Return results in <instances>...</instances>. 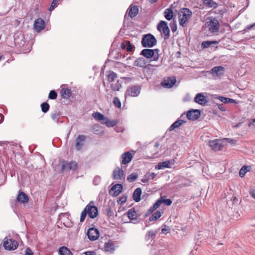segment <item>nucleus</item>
I'll use <instances>...</instances> for the list:
<instances>
[{"label": "nucleus", "mask_w": 255, "mask_h": 255, "mask_svg": "<svg viewBox=\"0 0 255 255\" xmlns=\"http://www.w3.org/2000/svg\"><path fill=\"white\" fill-rule=\"evenodd\" d=\"M61 164V172L63 173L69 170L75 171L78 169V163L75 161L71 160L68 161L62 160L60 162Z\"/></svg>", "instance_id": "nucleus-1"}, {"label": "nucleus", "mask_w": 255, "mask_h": 255, "mask_svg": "<svg viewBox=\"0 0 255 255\" xmlns=\"http://www.w3.org/2000/svg\"><path fill=\"white\" fill-rule=\"evenodd\" d=\"M205 25V26L208 28L209 31L212 33H216L219 31L220 24L218 20L215 18H208Z\"/></svg>", "instance_id": "nucleus-2"}, {"label": "nucleus", "mask_w": 255, "mask_h": 255, "mask_svg": "<svg viewBox=\"0 0 255 255\" xmlns=\"http://www.w3.org/2000/svg\"><path fill=\"white\" fill-rule=\"evenodd\" d=\"M156 43V38L150 33L144 35L141 40V44L143 47H152Z\"/></svg>", "instance_id": "nucleus-3"}, {"label": "nucleus", "mask_w": 255, "mask_h": 255, "mask_svg": "<svg viewBox=\"0 0 255 255\" xmlns=\"http://www.w3.org/2000/svg\"><path fill=\"white\" fill-rule=\"evenodd\" d=\"M158 52V49H144L141 51L140 54L148 59L153 57V60L157 61L159 57Z\"/></svg>", "instance_id": "nucleus-4"}, {"label": "nucleus", "mask_w": 255, "mask_h": 255, "mask_svg": "<svg viewBox=\"0 0 255 255\" xmlns=\"http://www.w3.org/2000/svg\"><path fill=\"white\" fill-rule=\"evenodd\" d=\"M141 91V87L137 85H132L128 87L125 93V97L127 98L128 97H137Z\"/></svg>", "instance_id": "nucleus-5"}, {"label": "nucleus", "mask_w": 255, "mask_h": 255, "mask_svg": "<svg viewBox=\"0 0 255 255\" xmlns=\"http://www.w3.org/2000/svg\"><path fill=\"white\" fill-rule=\"evenodd\" d=\"M88 216L91 219L96 218L98 215V208L94 205V201H91L85 208Z\"/></svg>", "instance_id": "nucleus-6"}, {"label": "nucleus", "mask_w": 255, "mask_h": 255, "mask_svg": "<svg viewBox=\"0 0 255 255\" xmlns=\"http://www.w3.org/2000/svg\"><path fill=\"white\" fill-rule=\"evenodd\" d=\"M18 246V242L14 239L5 238L3 240V247L6 250H14L17 249Z\"/></svg>", "instance_id": "nucleus-7"}, {"label": "nucleus", "mask_w": 255, "mask_h": 255, "mask_svg": "<svg viewBox=\"0 0 255 255\" xmlns=\"http://www.w3.org/2000/svg\"><path fill=\"white\" fill-rule=\"evenodd\" d=\"M157 29L164 35L165 39H167L169 37L170 30L167 23L165 21H160L157 25Z\"/></svg>", "instance_id": "nucleus-8"}, {"label": "nucleus", "mask_w": 255, "mask_h": 255, "mask_svg": "<svg viewBox=\"0 0 255 255\" xmlns=\"http://www.w3.org/2000/svg\"><path fill=\"white\" fill-rule=\"evenodd\" d=\"M208 144L211 148L214 151L221 150L224 146L221 140L218 139L210 140Z\"/></svg>", "instance_id": "nucleus-9"}, {"label": "nucleus", "mask_w": 255, "mask_h": 255, "mask_svg": "<svg viewBox=\"0 0 255 255\" xmlns=\"http://www.w3.org/2000/svg\"><path fill=\"white\" fill-rule=\"evenodd\" d=\"M45 26V22L43 19L40 17L37 18L33 24V28L37 32H41Z\"/></svg>", "instance_id": "nucleus-10"}, {"label": "nucleus", "mask_w": 255, "mask_h": 255, "mask_svg": "<svg viewBox=\"0 0 255 255\" xmlns=\"http://www.w3.org/2000/svg\"><path fill=\"white\" fill-rule=\"evenodd\" d=\"M87 235L90 241H95L99 237V232L96 228H91L88 230Z\"/></svg>", "instance_id": "nucleus-11"}, {"label": "nucleus", "mask_w": 255, "mask_h": 255, "mask_svg": "<svg viewBox=\"0 0 255 255\" xmlns=\"http://www.w3.org/2000/svg\"><path fill=\"white\" fill-rule=\"evenodd\" d=\"M200 114V111L199 110H192L187 113L186 117L189 120L194 121L199 118Z\"/></svg>", "instance_id": "nucleus-12"}, {"label": "nucleus", "mask_w": 255, "mask_h": 255, "mask_svg": "<svg viewBox=\"0 0 255 255\" xmlns=\"http://www.w3.org/2000/svg\"><path fill=\"white\" fill-rule=\"evenodd\" d=\"M176 82V78L174 77H168L165 79L161 83L162 86L165 88H170L173 86Z\"/></svg>", "instance_id": "nucleus-13"}, {"label": "nucleus", "mask_w": 255, "mask_h": 255, "mask_svg": "<svg viewBox=\"0 0 255 255\" xmlns=\"http://www.w3.org/2000/svg\"><path fill=\"white\" fill-rule=\"evenodd\" d=\"M121 164L126 165L129 163L132 158V155L129 151L125 152L121 155Z\"/></svg>", "instance_id": "nucleus-14"}, {"label": "nucleus", "mask_w": 255, "mask_h": 255, "mask_svg": "<svg viewBox=\"0 0 255 255\" xmlns=\"http://www.w3.org/2000/svg\"><path fill=\"white\" fill-rule=\"evenodd\" d=\"M16 200L17 202L19 203L24 204L28 202L29 198L25 193H24L22 191H19L18 193Z\"/></svg>", "instance_id": "nucleus-15"}, {"label": "nucleus", "mask_w": 255, "mask_h": 255, "mask_svg": "<svg viewBox=\"0 0 255 255\" xmlns=\"http://www.w3.org/2000/svg\"><path fill=\"white\" fill-rule=\"evenodd\" d=\"M86 139L84 135H79L76 139L75 147L77 150H80L84 145Z\"/></svg>", "instance_id": "nucleus-16"}, {"label": "nucleus", "mask_w": 255, "mask_h": 255, "mask_svg": "<svg viewBox=\"0 0 255 255\" xmlns=\"http://www.w3.org/2000/svg\"><path fill=\"white\" fill-rule=\"evenodd\" d=\"M225 68L223 66H216L211 69L210 73L217 76H221L224 75Z\"/></svg>", "instance_id": "nucleus-17"}, {"label": "nucleus", "mask_w": 255, "mask_h": 255, "mask_svg": "<svg viewBox=\"0 0 255 255\" xmlns=\"http://www.w3.org/2000/svg\"><path fill=\"white\" fill-rule=\"evenodd\" d=\"M121 47L122 49H126L128 52L133 51L135 48L134 46L128 40H125L122 42Z\"/></svg>", "instance_id": "nucleus-18"}, {"label": "nucleus", "mask_w": 255, "mask_h": 255, "mask_svg": "<svg viewBox=\"0 0 255 255\" xmlns=\"http://www.w3.org/2000/svg\"><path fill=\"white\" fill-rule=\"evenodd\" d=\"M195 102L201 105H205L208 102L206 97L202 94L198 93L194 98Z\"/></svg>", "instance_id": "nucleus-19"}, {"label": "nucleus", "mask_w": 255, "mask_h": 255, "mask_svg": "<svg viewBox=\"0 0 255 255\" xmlns=\"http://www.w3.org/2000/svg\"><path fill=\"white\" fill-rule=\"evenodd\" d=\"M128 218L131 220H136L138 218V214L134 208L130 209L127 213Z\"/></svg>", "instance_id": "nucleus-20"}, {"label": "nucleus", "mask_w": 255, "mask_h": 255, "mask_svg": "<svg viewBox=\"0 0 255 255\" xmlns=\"http://www.w3.org/2000/svg\"><path fill=\"white\" fill-rule=\"evenodd\" d=\"M113 177L115 179L121 180L124 176V171L121 168H117L113 171Z\"/></svg>", "instance_id": "nucleus-21"}, {"label": "nucleus", "mask_w": 255, "mask_h": 255, "mask_svg": "<svg viewBox=\"0 0 255 255\" xmlns=\"http://www.w3.org/2000/svg\"><path fill=\"white\" fill-rule=\"evenodd\" d=\"M146 64L147 61L144 58L139 57L134 61L133 65L139 67H144Z\"/></svg>", "instance_id": "nucleus-22"}, {"label": "nucleus", "mask_w": 255, "mask_h": 255, "mask_svg": "<svg viewBox=\"0 0 255 255\" xmlns=\"http://www.w3.org/2000/svg\"><path fill=\"white\" fill-rule=\"evenodd\" d=\"M128 11V16H136L138 13V6L135 5H130Z\"/></svg>", "instance_id": "nucleus-23"}, {"label": "nucleus", "mask_w": 255, "mask_h": 255, "mask_svg": "<svg viewBox=\"0 0 255 255\" xmlns=\"http://www.w3.org/2000/svg\"><path fill=\"white\" fill-rule=\"evenodd\" d=\"M60 95L62 98L68 99L71 95V91L68 88H62L60 91Z\"/></svg>", "instance_id": "nucleus-24"}, {"label": "nucleus", "mask_w": 255, "mask_h": 255, "mask_svg": "<svg viewBox=\"0 0 255 255\" xmlns=\"http://www.w3.org/2000/svg\"><path fill=\"white\" fill-rule=\"evenodd\" d=\"M186 122L181 119H178L176 121H175L173 124H172L171 126L169 127L168 130L169 131H172L175 128H179L181 126L183 123H185Z\"/></svg>", "instance_id": "nucleus-25"}, {"label": "nucleus", "mask_w": 255, "mask_h": 255, "mask_svg": "<svg viewBox=\"0 0 255 255\" xmlns=\"http://www.w3.org/2000/svg\"><path fill=\"white\" fill-rule=\"evenodd\" d=\"M156 202L158 203L159 206L162 203L164 204L165 205L170 206L172 203L171 199H166L165 196L160 197Z\"/></svg>", "instance_id": "nucleus-26"}, {"label": "nucleus", "mask_w": 255, "mask_h": 255, "mask_svg": "<svg viewBox=\"0 0 255 255\" xmlns=\"http://www.w3.org/2000/svg\"><path fill=\"white\" fill-rule=\"evenodd\" d=\"M119 123L118 120H110L106 118V120L101 122L103 125H105L107 127H114Z\"/></svg>", "instance_id": "nucleus-27"}, {"label": "nucleus", "mask_w": 255, "mask_h": 255, "mask_svg": "<svg viewBox=\"0 0 255 255\" xmlns=\"http://www.w3.org/2000/svg\"><path fill=\"white\" fill-rule=\"evenodd\" d=\"M111 190L114 191V194L117 196L122 192L123 186L121 184H117L113 186Z\"/></svg>", "instance_id": "nucleus-28"}, {"label": "nucleus", "mask_w": 255, "mask_h": 255, "mask_svg": "<svg viewBox=\"0 0 255 255\" xmlns=\"http://www.w3.org/2000/svg\"><path fill=\"white\" fill-rule=\"evenodd\" d=\"M141 194V189L140 188H137L134 190L133 193V199L136 202H138L140 200Z\"/></svg>", "instance_id": "nucleus-29"}, {"label": "nucleus", "mask_w": 255, "mask_h": 255, "mask_svg": "<svg viewBox=\"0 0 255 255\" xmlns=\"http://www.w3.org/2000/svg\"><path fill=\"white\" fill-rule=\"evenodd\" d=\"M203 3L208 7L216 8L218 5V3L213 0H202Z\"/></svg>", "instance_id": "nucleus-30"}, {"label": "nucleus", "mask_w": 255, "mask_h": 255, "mask_svg": "<svg viewBox=\"0 0 255 255\" xmlns=\"http://www.w3.org/2000/svg\"><path fill=\"white\" fill-rule=\"evenodd\" d=\"M170 162L169 160L159 162L157 165L155 166V169H161L164 168H169L170 167Z\"/></svg>", "instance_id": "nucleus-31"}, {"label": "nucleus", "mask_w": 255, "mask_h": 255, "mask_svg": "<svg viewBox=\"0 0 255 255\" xmlns=\"http://www.w3.org/2000/svg\"><path fill=\"white\" fill-rule=\"evenodd\" d=\"M179 16H191L192 15V11L190 10L189 8H181L179 12L178 13Z\"/></svg>", "instance_id": "nucleus-32"}, {"label": "nucleus", "mask_w": 255, "mask_h": 255, "mask_svg": "<svg viewBox=\"0 0 255 255\" xmlns=\"http://www.w3.org/2000/svg\"><path fill=\"white\" fill-rule=\"evenodd\" d=\"M92 116L95 119L99 121H101V122L106 120V118L103 114L98 112L94 113Z\"/></svg>", "instance_id": "nucleus-33"}, {"label": "nucleus", "mask_w": 255, "mask_h": 255, "mask_svg": "<svg viewBox=\"0 0 255 255\" xmlns=\"http://www.w3.org/2000/svg\"><path fill=\"white\" fill-rule=\"evenodd\" d=\"M218 43L217 41H205L201 43V47L202 48H209L212 44H217Z\"/></svg>", "instance_id": "nucleus-34"}, {"label": "nucleus", "mask_w": 255, "mask_h": 255, "mask_svg": "<svg viewBox=\"0 0 255 255\" xmlns=\"http://www.w3.org/2000/svg\"><path fill=\"white\" fill-rule=\"evenodd\" d=\"M59 252L60 255H73L71 252L65 247H61L59 249Z\"/></svg>", "instance_id": "nucleus-35"}, {"label": "nucleus", "mask_w": 255, "mask_h": 255, "mask_svg": "<svg viewBox=\"0 0 255 255\" xmlns=\"http://www.w3.org/2000/svg\"><path fill=\"white\" fill-rule=\"evenodd\" d=\"M104 248L106 252H112L115 250L114 245L112 242L106 243L104 245Z\"/></svg>", "instance_id": "nucleus-36"}, {"label": "nucleus", "mask_w": 255, "mask_h": 255, "mask_svg": "<svg viewBox=\"0 0 255 255\" xmlns=\"http://www.w3.org/2000/svg\"><path fill=\"white\" fill-rule=\"evenodd\" d=\"M161 213L159 211H157L154 213L149 218L150 221H156L161 217Z\"/></svg>", "instance_id": "nucleus-37"}, {"label": "nucleus", "mask_w": 255, "mask_h": 255, "mask_svg": "<svg viewBox=\"0 0 255 255\" xmlns=\"http://www.w3.org/2000/svg\"><path fill=\"white\" fill-rule=\"evenodd\" d=\"M121 87V84L119 82V81H117L115 83H112L111 85V88L114 91H119Z\"/></svg>", "instance_id": "nucleus-38"}, {"label": "nucleus", "mask_w": 255, "mask_h": 255, "mask_svg": "<svg viewBox=\"0 0 255 255\" xmlns=\"http://www.w3.org/2000/svg\"><path fill=\"white\" fill-rule=\"evenodd\" d=\"M108 80L109 82H112L114 81L117 78V75L116 73L111 71L107 75Z\"/></svg>", "instance_id": "nucleus-39"}, {"label": "nucleus", "mask_w": 255, "mask_h": 255, "mask_svg": "<svg viewBox=\"0 0 255 255\" xmlns=\"http://www.w3.org/2000/svg\"><path fill=\"white\" fill-rule=\"evenodd\" d=\"M251 168V167L248 166H243L239 171V175L240 176V177H244V176L245 175V174L247 172V171H248L249 170L248 169V168Z\"/></svg>", "instance_id": "nucleus-40"}, {"label": "nucleus", "mask_w": 255, "mask_h": 255, "mask_svg": "<svg viewBox=\"0 0 255 255\" xmlns=\"http://www.w3.org/2000/svg\"><path fill=\"white\" fill-rule=\"evenodd\" d=\"M61 114L59 112H55L52 113L51 117L52 119L56 123H58L60 118Z\"/></svg>", "instance_id": "nucleus-41"}, {"label": "nucleus", "mask_w": 255, "mask_h": 255, "mask_svg": "<svg viewBox=\"0 0 255 255\" xmlns=\"http://www.w3.org/2000/svg\"><path fill=\"white\" fill-rule=\"evenodd\" d=\"M173 13H174L173 5L172 4L171 5L170 7L167 8L165 10L164 16H174Z\"/></svg>", "instance_id": "nucleus-42"}, {"label": "nucleus", "mask_w": 255, "mask_h": 255, "mask_svg": "<svg viewBox=\"0 0 255 255\" xmlns=\"http://www.w3.org/2000/svg\"><path fill=\"white\" fill-rule=\"evenodd\" d=\"M41 108L42 111L43 113H47L49 111V108H50V106L47 103L44 102L41 105Z\"/></svg>", "instance_id": "nucleus-43"}, {"label": "nucleus", "mask_w": 255, "mask_h": 255, "mask_svg": "<svg viewBox=\"0 0 255 255\" xmlns=\"http://www.w3.org/2000/svg\"><path fill=\"white\" fill-rule=\"evenodd\" d=\"M61 0H53L49 8V11H51L53 9L56 7L59 3Z\"/></svg>", "instance_id": "nucleus-44"}, {"label": "nucleus", "mask_w": 255, "mask_h": 255, "mask_svg": "<svg viewBox=\"0 0 255 255\" xmlns=\"http://www.w3.org/2000/svg\"><path fill=\"white\" fill-rule=\"evenodd\" d=\"M137 178V174L135 173H131L130 174L128 177H127V180H128V181H129V182H133L134 181H135L136 180Z\"/></svg>", "instance_id": "nucleus-45"}, {"label": "nucleus", "mask_w": 255, "mask_h": 255, "mask_svg": "<svg viewBox=\"0 0 255 255\" xmlns=\"http://www.w3.org/2000/svg\"><path fill=\"white\" fill-rule=\"evenodd\" d=\"M159 207L158 203L156 201V202L150 207V208L148 210V214L152 213L154 211L157 209Z\"/></svg>", "instance_id": "nucleus-46"}, {"label": "nucleus", "mask_w": 255, "mask_h": 255, "mask_svg": "<svg viewBox=\"0 0 255 255\" xmlns=\"http://www.w3.org/2000/svg\"><path fill=\"white\" fill-rule=\"evenodd\" d=\"M188 17H182V18L179 19L180 25L183 27H185L187 25V22L188 21Z\"/></svg>", "instance_id": "nucleus-47"}, {"label": "nucleus", "mask_w": 255, "mask_h": 255, "mask_svg": "<svg viewBox=\"0 0 255 255\" xmlns=\"http://www.w3.org/2000/svg\"><path fill=\"white\" fill-rule=\"evenodd\" d=\"M114 105L117 108H120L121 107V103L118 97H115L113 100Z\"/></svg>", "instance_id": "nucleus-48"}, {"label": "nucleus", "mask_w": 255, "mask_h": 255, "mask_svg": "<svg viewBox=\"0 0 255 255\" xmlns=\"http://www.w3.org/2000/svg\"><path fill=\"white\" fill-rule=\"evenodd\" d=\"M57 97V94L55 91L52 90L50 92L48 98L50 99L54 100L56 99Z\"/></svg>", "instance_id": "nucleus-49"}, {"label": "nucleus", "mask_w": 255, "mask_h": 255, "mask_svg": "<svg viewBox=\"0 0 255 255\" xmlns=\"http://www.w3.org/2000/svg\"><path fill=\"white\" fill-rule=\"evenodd\" d=\"M170 26L173 32H174L177 30V25L174 20L170 22Z\"/></svg>", "instance_id": "nucleus-50"}, {"label": "nucleus", "mask_w": 255, "mask_h": 255, "mask_svg": "<svg viewBox=\"0 0 255 255\" xmlns=\"http://www.w3.org/2000/svg\"><path fill=\"white\" fill-rule=\"evenodd\" d=\"M156 234L153 231H149L146 235V238L147 240H150L155 236Z\"/></svg>", "instance_id": "nucleus-51"}, {"label": "nucleus", "mask_w": 255, "mask_h": 255, "mask_svg": "<svg viewBox=\"0 0 255 255\" xmlns=\"http://www.w3.org/2000/svg\"><path fill=\"white\" fill-rule=\"evenodd\" d=\"M87 214V213L86 211V210L84 209V210L82 212V213L81 214V216H80V222H83L85 220Z\"/></svg>", "instance_id": "nucleus-52"}, {"label": "nucleus", "mask_w": 255, "mask_h": 255, "mask_svg": "<svg viewBox=\"0 0 255 255\" xmlns=\"http://www.w3.org/2000/svg\"><path fill=\"white\" fill-rule=\"evenodd\" d=\"M220 100L222 102L224 103H228V98H226L223 96H219L216 98Z\"/></svg>", "instance_id": "nucleus-53"}, {"label": "nucleus", "mask_w": 255, "mask_h": 255, "mask_svg": "<svg viewBox=\"0 0 255 255\" xmlns=\"http://www.w3.org/2000/svg\"><path fill=\"white\" fill-rule=\"evenodd\" d=\"M147 177L148 178V179H153L156 176V174L153 172L149 173L146 175Z\"/></svg>", "instance_id": "nucleus-54"}, {"label": "nucleus", "mask_w": 255, "mask_h": 255, "mask_svg": "<svg viewBox=\"0 0 255 255\" xmlns=\"http://www.w3.org/2000/svg\"><path fill=\"white\" fill-rule=\"evenodd\" d=\"M254 26H255V23L252 24H250L249 25H248L246 28L244 30V31H248V30H249L250 29H251L252 28L254 27Z\"/></svg>", "instance_id": "nucleus-55"}, {"label": "nucleus", "mask_w": 255, "mask_h": 255, "mask_svg": "<svg viewBox=\"0 0 255 255\" xmlns=\"http://www.w3.org/2000/svg\"><path fill=\"white\" fill-rule=\"evenodd\" d=\"M33 253L31 250L29 248H27L25 250V255H33Z\"/></svg>", "instance_id": "nucleus-56"}, {"label": "nucleus", "mask_w": 255, "mask_h": 255, "mask_svg": "<svg viewBox=\"0 0 255 255\" xmlns=\"http://www.w3.org/2000/svg\"><path fill=\"white\" fill-rule=\"evenodd\" d=\"M218 108L221 111H226V108L223 104H218Z\"/></svg>", "instance_id": "nucleus-57"}, {"label": "nucleus", "mask_w": 255, "mask_h": 255, "mask_svg": "<svg viewBox=\"0 0 255 255\" xmlns=\"http://www.w3.org/2000/svg\"><path fill=\"white\" fill-rule=\"evenodd\" d=\"M127 201V197H122L120 198V199L118 200V202L120 203L121 204L124 203L126 202Z\"/></svg>", "instance_id": "nucleus-58"}, {"label": "nucleus", "mask_w": 255, "mask_h": 255, "mask_svg": "<svg viewBox=\"0 0 255 255\" xmlns=\"http://www.w3.org/2000/svg\"><path fill=\"white\" fill-rule=\"evenodd\" d=\"M85 255H96V253L94 251H88L84 253Z\"/></svg>", "instance_id": "nucleus-59"}, {"label": "nucleus", "mask_w": 255, "mask_h": 255, "mask_svg": "<svg viewBox=\"0 0 255 255\" xmlns=\"http://www.w3.org/2000/svg\"><path fill=\"white\" fill-rule=\"evenodd\" d=\"M250 194L253 198L255 199V190H254V189L251 190L250 191Z\"/></svg>", "instance_id": "nucleus-60"}, {"label": "nucleus", "mask_w": 255, "mask_h": 255, "mask_svg": "<svg viewBox=\"0 0 255 255\" xmlns=\"http://www.w3.org/2000/svg\"><path fill=\"white\" fill-rule=\"evenodd\" d=\"M39 5L38 4H36L34 6V11L35 12V13L37 14L38 13V11H39Z\"/></svg>", "instance_id": "nucleus-61"}, {"label": "nucleus", "mask_w": 255, "mask_h": 255, "mask_svg": "<svg viewBox=\"0 0 255 255\" xmlns=\"http://www.w3.org/2000/svg\"><path fill=\"white\" fill-rule=\"evenodd\" d=\"M228 103H236V102L234 99L228 98Z\"/></svg>", "instance_id": "nucleus-62"}, {"label": "nucleus", "mask_w": 255, "mask_h": 255, "mask_svg": "<svg viewBox=\"0 0 255 255\" xmlns=\"http://www.w3.org/2000/svg\"><path fill=\"white\" fill-rule=\"evenodd\" d=\"M4 120V116L0 113V124H1Z\"/></svg>", "instance_id": "nucleus-63"}, {"label": "nucleus", "mask_w": 255, "mask_h": 255, "mask_svg": "<svg viewBox=\"0 0 255 255\" xmlns=\"http://www.w3.org/2000/svg\"><path fill=\"white\" fill-rule=\"evenodd\" d=\"M149 179H148V178L146 177V178H144V179H142L141 180V181L143 182V183H146L148 181Z\"/></svg>", "instance_id": "nucleus-64"}]
</instances>
